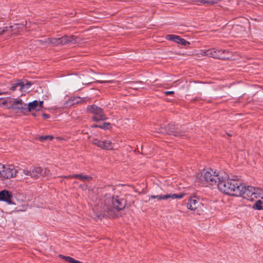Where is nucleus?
Returning <instances> with one entry per match:
<instances>
[{
    "mask_svg": "<svg viewBox=\"0 0 263 263\" xmlns=\"http://www.w3.org/2000/svg\"><path fill=\"white\" fill-rule=\"evenodd\" d=\"M240 182L232 179H229L227 175L221 174L217 185L218 189L221 192L232 195H238L239 192V185Z\"/></svg>",
    "mask_w": 263,
    "mask_h": 263,
    "instance_id": "1",
    "label": "nucleus"
},
{
    "mask_svg": "<svg viewBox=\"0 0 263 263\" xmlns=\"http://www.w3.org/2000/svg\"><path fill=\"white\" fill-rule=\"evenodd\" d=\"M220 175V173H216L213 170H210L207 171H203L198 174L197 178L202 185H213L217 184Z\"/></svg>",
    "mask_w": 263,
    "mask_h": 263,
    "instance_id": "2",
    "label": "nucleus"
},
{
    "mask_svg": "<svg viewBox=\"0 0 263 263\" xmlns=\"http://www.w3.org/2000/svg\"><path fill=\"white\" fill-rule=\"evenodd\" d=\"M0 106L13 110H22L26 108V105L21 99L6 97L0 98Z\"/></svg>",
    "mask_w": 263,
    "mask_h": 263,
    "instance_id": "3",
    "label": "nucleus"
},
{
    "mask_svg": "<svg viewBox=\"0 0 263 263\" xmlns=\"http://www.w3.org/2000/svg\"><path fill=\"white\" fill-rule=\"evenodd\" d=\"M23 174L35 180L50 176V171L48 168L40 166H33L29 170H24Z\"/></svg>",
    "mask_w": 263,
    "mask_h": 263,
    "instance_id": "4",
    "label": "nucleus"
},
{
    "mask_svg": "<svg viewBox=\"0 0 263 263\" xmlns=\"http://www.w3.org/2000/svg\"><path fill=\"white\" fill-rule=\"evenodd\" d=\"M45 42L51 43L53 46L63 45L68 43L76 44L78 42V38L74 35H64L60 38H47Z\"/></svg>",
    "mask_w": 263,
    "mask_h": 263,
    "instance_id": "5",
    "label": "nucleus"
},
{
    "mask_svg": "<svg viewBox=\"0 0 263 263\" xmlns=\"http://www.w3.org/2000/svg\"><path fill=\"white\" fill-rule=\"evenodd\" d=\"M105 204L109 210L116 209L119 211L125 207L126 202L124 199L119 198V197L114 198V197L108 196L105 200Z\"/></svg>",
    "mask_w": 263,
    "mask_h": 263,
    "instance_id": "6",
    "label": "nucleus"
},
{
    "mask_svg": "<svg viewBox=\"0 0 263 263\" xmlns=\"http://www.w3.org/2000/svg\"><path fill=\"white\" fill-rule=\"evenodd\" d=\"M87 111L94 115L92 117L93 121L104 120L106 119L102 109L95 105L88 106Z\"/></svg>",
    "mask_w": 263,
    "mask_h": 263,
    "instance_id": "7",
    "label": "nucleus"
},
{
    "mask_svg": "<svg viewBox=\"0 0 263 263\" xmlns=\"http://www.w3.org/2000/svg\"><path fill=\"white\" fill-rule=\"evenodd\" d=\"M17 170L13 165H4L1 171L0 176L5 178L10 179L16 176Z\"/></svg>",
    "mask_w": 263,
    "mask_h": 263,
    "instance_id": "8",
    "label": "nucleus"
},
{
    "mask_svg": "<svg viewBox=\"0 0 263 263\" xmlns=\"http://www.w3.org/2000/svg\"><path fill=\"white\" fill-rule=\"evenodd\" d=\"M26 108L24 109H27V110L29 112H32V111H40L43 107V101H37V100H34L31 102L28 103V104H26Z\"/></svg>",
    "mask_w": 263,
    "mask_h": 263,
    "instance_id": "9",
    "label": "nucleus"
},
{
    "mask_svg": "<svg viewBox=\"0 0 263 263\" xmlns=\"http://www.w3.org/2000/svg\"><path fill=\"white\" fill-rule=\"evenodd\" d=\"M201 204L200 199L196 196H191L188 199L186 207L191 211H195Z\"/></svg>",
    "mask_w": 263,
    "mask_h": 263,
    "instance_id": "10",
    "label": "nucleus"
},
{
    "mask_svg": "<svg viewBox=\"0 0 263 263\" xmlns=\"http://www.w3.org/2000/svg\"><path fill=\"white\" fill-rule=\"evenodd\" d=\"M184 195L183 194H170L166 195H151L149 198V200L151 199H157L158 201H160L161 200H166L168 198H172L173 199L179 198L181 199L183 198Z\"/></svg>",
    "mask_w": 263,
    "mask_h": 263,
    "instance_id": "11",
    "label": "nucleus"
},
{
    "mask_svg": "<svg viewBox=\"0 0 263 263\" xmlns=\"http://www.w3.org/2000/svg\"><path fill=\"white\" fill-rule=\"evenodd\" d=\"M166 39L170 41H173L175 43L181 45H186L190 44L189 42L184 39L181 38L180 36L174 34L167 35Z\"/></svg>",
    "mask_w": 263,
    "mask_h": 263,
    "instance_id": "12",
    "label": "nucleus"
},
{
    "mask_svg": "<svg viewBox=\"0 0 263 263\" xmlns=\"http://www.w3.org/2000/svg\"><path fill=\"white\" fill-rule=\"evenodd\" d=\"M12 194L6 190H3L0 192V200L4 201L9 204L12 203Z\"/></svg>",
    "mask_w": 263,
    "mask_h": 263,
    "instance_id": "13",
    "label": "nucleus"
},
{
    "mask_svg": "<svg viewBox=\"0 0 263 263\" xmlns=\"http://www.w3.org/2000/svg\"><path fill=\"white\" fill-rule=\"evenodd\" d=\"M255 200H257L255 203L253 205V208L254 210H261L263 209V196L256 197Z\"/></svg>",
    "mask_w": 263,
    "mask_h": 263,
    "instance_id": "14",
    "label": "nucleus"
},
{
    "mask_svg": "<svg viewBox=\"0 0 263 263\" xmlns=\"http://www.w3.org/2000/svg\"><path fill=\"white\" fill-rule=\"evenodd\" d=\"M103 145H102V149L107 150L113 149L114 148V144L109 140H105L102 139Z\"/></svg>",
    "mask_w": 263,
    "mask_h": 263,
    "instance_id": "15",
    "label": "nucleus"
},
{
    "mask_svg": "<svg viewBox=\"0 0 263 263\" xmlns=\"http://www.w3.org/2000/svg\"><path fill=\"white\" fill-rule=\"evenodd\" d=\"M218 54L219 57H217V58L221 59H228L229 58V56L228 55L229 51L226 50L218 49Z\"/></svg>",
    "mask_w": 263,
    "mask_h": 263,
    "instance_id": "16",
    "label": "nucleus"
},
{
    "mask_svg": "<svg viewBox=\"0 0 263 263\" xmlns=\"http://www.w3.org/2000/svg\"><path fill=\"white\" fill-rule=\"evenodd\" d=\"M142 84V82L128 83V84L129 85V86H128V87L134 89L143 88V87L141 86Z\"/></svg>",
    "mask_w": 263,
    "mask_h": 263,
    "instance_id": "17",
    "label": "nucleus"
},
{
    "mask_svg": "<svg viewBox=\"0 0 263 263\" xmlns=\"http://www.w3.org/2000/svg\"><path fill=\"white\" fill-rule=\"evenodd\" d=\"M76 178H78L82 181H89L92 180V177L88 175H83L82 174H76Z\"/></svg>",
    "mask_w": 263,
    "mask_h": 263,
    "instance_id": "18",
    "label": "nucleus"
},
{
    "mask_svg": "<svg viewBox=\"0 0 263 263\" xmlns=\"http://www.w3.org/2000/svg\"><path fill=\"white\" fill-rule=\"evenodd\" d=\"M218 49L216 48H212L209 49V51L208 52V57H212L214 58H217V57H219L218 54Z\"/></svg>",
    "mask_w": 263,
    "mask_h": 263,
    "instance_id": "19",
    "label": "nucleus"
},
{
    "mask_svg": "<svg viewBox=\"0 0 263 263\" xmlns=\"http://www.w3.org/2000/svg\"><path fill=\"white\" fill-rule=\"evenodd\" d=\"M168 134L172 135L176 137H181L183 135L178 130H175V128L173 127H171V129L167 132H166Z\"/></svg>",
    "mask_w": 263,
    "mask_h": 263,
    "instance_id": "20",
    "label": "nucleus"
},
{
    "mask_svg": "<svg viewBox=\"0 0 263 263\" xmlns=\"http://www.w3.org/2000/svg\"><path fill=\"white\" fill-rule=\"evenodd\" d=\"M30 82H27L26 84H24L21 81L20 91L22 92H26L28 90V89L30 88Z\"/></svg>",
    "mask_w": 263,
    "mask_h": 263,
    "instance_id": "21",
    "label": "nucleus"
},
{
    "mask_svg": "<svg viewBox=\"0 0 263 263\" xmlns=\"http://www.w3.org/2000/svg\"><path fill=\"white\" fill-rule=\"evenodd\" d=\"M21 87V81H18L17 82L13 83L10 88V89L12 91H14L18 89L20 90Z\"/></svg>",
    "mask_w": 263,
    "mask_h": 263,
    "instance_id": "22",
    "label": "nucleus"
},
{
    "mask_svg": "<svg viewBox=\"0 0 263 263\" xmlns=\"http://www.w3.org/2000/svg\"><path fill=\"white\" fill-rule=\"evenodd\" d=\"M59 257L64 259L66 261L70 262V263H74V259L73 258L69 257V256H65L63 255H60Z\"/></svg>",
    "mask_w": 263,
    "mask_h": 263,
    "instance_id": "23",
    "label": "nucleus"
},
{
    "mask_svg": "<svg viewBox=\"0 0 263 263\" xmlns=\"http://www.w3.org/2000/svg\"><path fill=\"white\" fill-rule=\"evenodd\" d=\"M92 142L94 145H96L97 146L102 148V145H103L102 139H101V140H99L97 139H93Z\"/></svg>",
    "mask_w": 263,
    "mask_h": 263,
    "instance_id": "24",
    "label": "nucleus"
},
{
    "mask_svg": "<svg viewBox=\"0 0 263 263\" xmlns=\"http://www.w3.org/2000/svg\"><path fill=\"white\" fill-rule=\"evenodd\" d=\"M53 136L48 135V136H41L40 138V140L41 141H45V140H51L53 139Z\"/></svg>",
    "mask_w": 263,
    "mask_h": 263,
    "instance_id": "25",
    "label": "nucleus"
},
{
    "mask_svg": "<svg viewBox=\"0 0 263 263\" xmlns=\"http://www.w3.org/2000/svg\"><path fill=\"white\" fill-rule=\"evenodd\" d=\"M109 125V123H104L101 125H93V127H99L100 128H107Z\"/></svg>",
    "mask_w": 263,
    "mask_h": 263,
    "instance_id": "26",
    "label": "nucleus"
},
{
    "mask_svg": "<svg viewBox=\"0 0 263 263\" xmlns=\"http://www.w3.org/2000/svg\"><path fill=\"white\" fill-rule=\"evenodd\" d=\"M219 0H201V2L202 3H207V4H213L217 3Z\"/></svg>",
    "mask_w": 263,
    "mask_h": 263,
    "instance_id": "27",
    "label": "nucleus"
},
{
    "mask_svg": "<svg viewBox=\"0 0 263 263\" xmlns=\"http://www.w3.org/2000/svg\"><path fill=\"white\" fill-rule=\"evenodd\" d=\"M209 51V49L207 50H201L200 54L202 56H206L208 57V52Z\"/></svg>",
    "mask_w": 263,
    "mask_h": 263,
    "instance_id": "28",
    "label": "nucleus"
},
{
    "mask_svg": "<svg viewBox=\"0 0 263 263\" xmlns=\"http://www.w3.org/2000/svg\"><path fill=\"white\" fill-rule=\"evenodd\" d=\"M46 39L45 40H39L38 42H40L43 45L48 46L49 44H51V43H47L45 42Z\"/></svg>",
    "mask_w": 263,
    "mask_h": 263,
    "instance_id": "29",
    "label": "nucleus"
},
{
    "mask_svg": "<svg viewBox=\"0 0 263 263\" xmlns=\"http://www.w3.org/2000/svg\"><path fill=\"white\" fill-rule=\"evenodd\" d=\"M97 82L103 83H112V81H108V80H105V81H97Z\"/></svg>",
    "mask_w": 263,
    "mask_h": 263,
    "instance_id": "30",
    "label": "nucleus"
},
{
    "mask_svg": "<svg viewBox=\"0 0 263 263\" xmlns=\"http://www.w3.org/2000/svg\"><path fill=\"white\" fill-rule=\"evenodd\" d=\"M163 93L165 95H173V94H174V92L173 91H164Z\"/></svg>",
    "mask_w": 263,
    "mask_h": 263,
    "instance_id": "31",
    "label": "nucleus"
},
{
    "mask_svg": "<svg viewBox=\"0 0 263 263\" xmlns=\"http://www.w3.org/2000/svg\"><path fill=\"white\" fill-rule=\"evenodd\" d=\"M76 174H73V175H69V176H64V178H76L75 176Z\"/></svg>",
    "mask_w": 263,
    "mask_h": 263,
    "instance_id": "32",
    "label": "nucleus"
},
{
    "mask_svg": "<svg viewBox=\"0 0 263 263\" xmlns=\"http://www.w3.org/2000/svg\"><path fill=\"white\" fill-rule=\"evenodd\" d=\"M42 116L43 117V118H44L45 119H48L49 118V116L46 114H43L42 115Z\"/></svg>",
    "mask_w": 263,
    "mask_h": 263,
    "instance_id": "33",
    "label": "nucleus"
},
{
    "mask_svg": "<svg viewBox=\"0 0 263 263\" xmlns=\"http://www.w3.org/2000/svg\"><path fill=\"white\" fill-rule=\"evenodd\" d=\"M74 263H82L78 260H74Z\"/></svg>",
    "mask_w": 263,
    "mask_h": 263,
    "instance_id": "34",
    "label": "nucleus"
},
{
    "mask_svg": "<svg viewBox=\"0 0 263 263\" xmlns=\"http://www.w3.org/2000/svg\"><path fill=\"white\" fill-rule=\"evenodd\" d=\"M158 132L160 133H162V134H164L165 133V132L163 131L162 130H161L159 131Z\"/></svg>",
    "mask_w": 263,
    "mask_h": 263,
    "instance_id": "35",
    "label": "nucleus"
},
{
    "mask_svg": "<svg viewBox=\"0 0 263 263\" xmlns=\"http://www.w3.org/2000/svg\"><path fill=\"white\" fill-rule=\"evenodd\" d=\"M4 31H5V30L4 29H3L2 31H1V32H0V34H3L4 32Z\"/></svg>",
    "mask_w": 263,
    "mask_h": 263,
    "instance_id": "36",
    "label": "nucleus"
},
{
    "mask_svg": "<svg viewBox=\"0 0 263 263\" xmlns=\"http://www.w3.org/2000/svg\"><path fill=\"white\" fill-rule=\"evenodd\" d=\"M6 93V92H0V95L2 94Z\"/></svg>",
    "mask_w": 263,
    "mask_h": 263,
    "instance_id": "37",
    "label": "nucleus"
},
{
    "mask_svg": "<svg viewBox=\"0 0 263 263\" xmlns=\"http://www.w3.org/2000/svg\"><path fill=\"white\" fill-rule=\"evenodd\" d=\"M32 115L33 116H35V114H34V113H32Z\"/></svg>",
    "mask_w": 263,
    "mask_h": 263,
    "instance_id": "38",
    "label": "nucleus"
}]
</instances>
